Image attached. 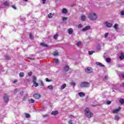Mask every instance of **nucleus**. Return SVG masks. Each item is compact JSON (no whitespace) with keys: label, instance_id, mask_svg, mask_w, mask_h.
I'll use <instances>...</instances> for the list:
<instances>
[{"label":"nucleus","instance_id":"obj_1","mask_svg":"<svg viewBox=\"0 0 124 124\" xmlns=\"http://www.w3.org/2000/svg\"><path fill=\"white\" fill-rule=\"evenodd\" d=\"M84 113L87 118H88L89 119L92 118V117L93 116V113L91 112V110L89 108H85L84 110Z\"/></svg>","mask_w":124,"mask_h":124},{"label":"nucleus","instance_id":"obj_2","mask_svg":"<svg viewBox=\"0 0 124 124\" xmlns=\"http://www.w3.org/2000/svg\"><path fill=\"white\" fill-rule=\"evenodd\" d=\"M88 18L92 21H95L97 19V16L95 13H91L89 14Z\"/></svg>","mask_w":124,"mask_h":124},{"label":"nucleus","instance_id":"obj_3","mask_svg":"<svg viewBox=\"0 0 124 124\" xmlns=\"http://www.w3.org/2000/svg\"><path fill=\"white\" fill-rule=\"evenodd\" d=\"M91 84L89 82H83L80 83V87L81 88H88V87H90V85Z\"/></svg>","mask_w":124,"mask_h":124},{"label":"nucleus","instance_id":"obj_4","mask_svg":"<svg viewBox=\"0 0 124 124\" xmlns=\"http://www.w3.org/2000/svg\"><path fill=\"white\" fill-rule=\"evenodd\" d=\"M85 71L86 73H93V68L92 67H88L85 69Z\"/></svg>","mask_w":124,"mask_h":124},{"label":"nucleus","instance_id":"obj_5","mask_svg":"<svg viewBox=\"0 0 124 124\" xmlns=\"http://www.w3.org/2000/svg\"><path fill=\"white\" fill-rule=\"evenodd\" d=\"M3 99L5 101V102H6V103H7L9 100V98H8V95H7V94H4L3 96Z\"/></svg>","mask_w":124,"mask_h":124},{"label":"nucleus","instance_id":"obj_6","mask_svg":"<svg viewBox=\"0 0 124 124\" xmlns=\"http://www.w3.org/2000/svg\"><path fill=\"white\" fill-rule=\"evenodd\" d=\"M33 97L35 99H39L41 97V95L40 94L35 93L33 95Z\"/></svg>","mask_w":124,"mask_h":124},{"label":"nucleus","instance_id":"obj_7","mask_svg":"<svg viewBox=\"0 0 124 124\" xmlns=\"http://www.w3.org/2000/svg\"><path fill=\"white\" fill-rule=\"evenodd\" d=\"M105 26H106L107 28H111L112 27V26H113V24L112 23H110L107 21H106L104 23Z\"/></svg>","mask_w":124,"mask_h":124},{"label":"nucleus","instance_id":"obj_8","mask_svg":"<svg viewBox=\"0 0 124 124\" xmlns=\"http://www.w3.org/2000/svg\"><path fill=\"white\" fill-rule=\"evenodd\" d=\"M96 64L99 66H100V67H105V65H103L101 62H96Z\"/></svg>","mask_w":124,"mask_h":124},{"label":"nucleus","instance_id":"obj_9","mask_svg":"<svg viewBox=\"0 0 124 124\" xmlns=\"http://www.w3.org/2000/svg\"><path fill=\"white\" fill-rule=\"evenodd\" d=\"M63 69H64V71L65 72H67V71H68V70H69V66L66 65V66H65Z\"/></svg>","mask_w":124,"mask_h":124},{"label":"nucleus","instance_id":"obj_10","mask_svg":"<svg viewBox=\"0 0 124 124\" xmlns=\"http://www.w3.org/2000/svg\"><path fill=\"white\" fill-rule=\"evenodd\" d=\"M91 29V26H86L84 28L82 29V31H88V30Z\"/></svg>","mask_w":124,"mask_h":124},{"label":"nucleus","instance_id":"obj_11","mask_svg":"<svg viewBox=\"0 0 124 124\" xmlns=\"http://www.w3.org/2000/svg\"><path fill=\"white\" fill-rule=\"evenodd\" d=\"M120 110H121V107L117 109H114L113 110V114H117V113H118V112H119V111H120Z\"/></svg>","mask_w":124,"mask_h":124},{"label":"nucleus","instance_id":"obj_12","mask_svg":"<svg viewBox=\"0 0 124 124\" xmlns=\"http://www.w3.org/2000/svg\"><path fill=\"white\" fill-rule=\"evenodd\" d=\"M52 55L55 57H57L59 56V52L57 50H55L52 52Z\"/></svg>","mask_w":124,"mask_h":124},{"label":"nucleus","instance_id":"obj_13","mask_svg":"<svg viewBox=\"0 0 124 124\" xmlns=\"http://www.w3.org/2000/svg\"><path fill=\"white\" fill-rule=\"evenodd\" d=\"M78 95L80 97H84V96H85L86 94L84 93L80 92L78 93Z\"/></svg>","mask_w":124,"mask_h":124},{"label":"nucleus","instance_id":"obj_14","mask_svg":"<svg viewBox=\"0 0 124 124\" xmlns=\"http://www.w3.org/2000/svg\"><path fill=\"white\" fill-rule=\"evenodd\" d=\"M51 114V115H52V116H57V115L59 114V111H52Z\"/></svg>","mask_w":124,"mask_h":124},{"label":"nucleus","instance_id":"obj_15","mask_svg":"<svg viewBox=\"0 0 124 124\" xmlns=\"http://www.w3.org/2000/svg\"><path fill=\"white\" fill-rule=\"evenodd\" d=\"M69 34H72L73 33V29L72 28H69L68 30Z\"/></svg>","mask_w":124,"mask_h":124},{"label":"nucleus","instance_id":"obj_16","mask_svg":"<svg viewBox=\"0 0 124 124\" xmlns=\"http://www.w3.org/2000/svg\"><path fill=\"white\" fill-rule=\"evenodd\" d=\"M86 16L85 15H82L81 16V21H85L86 20Z\"/></svg>","mask_w":124,"mask_h":124},{"label":"nucleus","instance_id":"obj_17","mask_svg":"<svg viewBox=\"0 0 124 124\" xmlns=\"http://www.w3.org/2000/svg\"><path fill=\"white\" fill-rule=\"evenodd\" d=\"M120 60H124V53H121V55L119 57Z\"/></svg>","mask_w":124,"mask_h":124},{"label":"nucleus","instance_id":"obj_18","mask_svg":"<svg viewBox=\"0 0 124 124\" xmlns=\"http://www.w3.org/2000/svg\"><path fill=\"white\" fill-rule=\"evenodd\" d=\"M58 37H59L58 34H56L53 36V38H54V39H55V40H57V39H58Z\"/></svg>","mask_w":124,"mask_h":124},{"label":"nucleus","instance_id":"obj_19","mask_svg":"<svg viewBox=\"0 0 124 124\" xmlns=\"http://www.w3.org/2000/svg\"><path fill=\"white\" fill-rule=\"evenodd\" d=\"M29 103H34V100L33 99H30L28 100Z\"/></svg>","mask_w":124,"mask_h":124},{"label":"nucleus","instance_id":"obj_20","mask_svg":"<svg viewBox=\"0 0 124 124\" xmlns=\"http://www.w3.org/2000/svg\"><path fill=\"white\" fill-rule=\"evenodd\" d=\"M62 12L64 13V14H66V13H67V10L65 8H63L62 10Z\"/></svg>","mask_w":124,"mask_h":124},{"label":"nucleus","instance_id":"obj_21","mask_svg":"<svg viewBox=\"0 0 124 124\" xmlns=\"http://www.w3.org/2000/svg\"><path fill=\"white\" fill-rule=\"evenodd\" d=\"M118 24L117 23H115L114 26V29H115V31H118Z\"/></svg>","mask_w":124,"mask_h":124},{"label":"nucleus","instance_id":"obj_22","mask_svg":"<svg viewBox=\"0 0 124 124\" xmlns=\"http://www.w3.org/2000/svg\"><path fill=\"white\" fill-rule=\"evenodd\" d=\"M53 16H54V15L52 14V13H49L48 15V17L49 18H53Z\"/></svg>","mask_w":124,"mask_h":124},{"label":"nucleus","instance_id":"obj_23","mask_svg":"<svg viewBox=\"0 0 124 124\" xmlns=\"http://www.w3.org/2000/svg\"><path fill=\"white\" fill-rule=\"evenodd\" d=\"M66 87V84H64L61 86V90H63V89H65Z\"/></svg>","mask_w":124,"mask_h":124},{"label":"nucleus","instance_id":"obj_24","mask_svg":"<svg viewBox=\"0 0 124 124\" xmlns=\"http://www.w3.org/2000/svg\"><path fill=\"white\" fill-rule=\"evenodd\" d=\"M39 86L41 87H43L44 86V83L43 81H40L39 83Z\"/></svg>","mask_w":124,"mask_h":124},{"label":"nucleus","instance_id":"obj_25","mask_svg":"<svg viewBox=\"0 0 124 124\" xmlns=\"http://www.w3.org/2000/svg\"><path fill=\"white\" fill-rule=\"evenodd\" d=\"M119 102H120L121 104H124V99H120L119 100Z\"/></svg>","mask_w":124,"mask_h":124},{"label":"nucleus","instance_id":"obj_26","mask_svg":"<svg viewBox=\"0 0 124 124\" xmlns=\"http://www.w3.org/2000/svg\"><path fill=\"white\" fill-rule=\"evenodd\" d=\"M3 5L6 6H9V3L7 1L4 2Z\"/></svg>","mask_w":124,"mask_h":124},{"label":"nucleus","instance_id":"obj_27","mask_svg":"<svg viewBox=\"0 0 124 124\" xmlns=\"http://www.w3.org/2000/svg\"><path fill=\"white\" fill-rule=\"evenodd\" d=\"M40 45H41V46H43L44 47H48V46L47 45H45L44 43H41L40 44Z\"/></svg>","mask_w":124,"mask_h":124},{"label":"nucleus","instance_id":"obj_28","mask_svg":"<svg viewBox=\"0 0 124 124\" xmlns=\"http://www.w3.org/2000/svg\"><path fill=\"white\" fill-rule=\"evenodd\" d=\"M47 88L48 89H49V90H53V89H54V87H53V86L52 85H49L47 86Z\"/></svg>","mask_w":124,"mask_h":124},{"label":"nucleus","instance_id":"obj_29","mask_svg":"<svg viewBox=\"0 0 124 124\" xmlns=\"http://www.w3.org/2000/svg\"><path fill=\"white\" fill-rule=\"evenodd\" d=\"M119 119H120V117H119V116L116 115L115 117V120L116 121H119Z\"/></svg>","mask_w":124,"mask_h":124},{"label":"nucleus","instance_id":"obj_30","mask_svg":"<svg viewBox=\"0 0 124 124\" xmlns=\"http://www.w3.org/2000/svg\"><path fill=\"white\" fill-rule=\"evenodd\" d=\"M71 85H72V86H74V87H75L76 84L75 83V82H74V81H72L70 82Z\"/></svg>","mask_w":124,"mask_h":124},{"label":"nucleus","instance_id":"obj_31","mask_svg":"<svg viewBox=\"0 0 124 124\" xmlns=\"http://www.w3.org/2000/svg\"><path fill=\"white\" fill-rule=\"evenodd\" d=\"M34 87H38V83H36V82H33Z\"/></svg>","mask_w":124,"mask_h":124},{"label":"nucleus","instance_id":"obj_32","mask_svg":"<svg viewBox=\"0 0 124 124\" xmlns=\"http://www.w3.org/2000/svg\"><path fill=\"white\" fill-rule=\"evenodd\" d=\"M106 62H111V59L109 58H107L106 59Z\"/></svg>","mask_w":124,"mask_h":124},{"label":"nucleus","instance_id":"obj_33","mask_svg":"<svg viewBox=\"0 0 124 124\" xmlns=\"http://www.w3.org/2000/svg\"><path fill=\"white\" fill-rule=\"evenodd\" d=\"M24 73H23V72H22L19 73V76H20V77H24Z\"/></svg>","mask_w":124,"mask_h":124},{"label":"nucleus","instance_id":"obj_34","mask_svg":"<svg viewBox=\"0 0 124 124\" xmlns=\"http://www.w3.org/2000/svg\"><path fill=\"white\" fill-rule=\"evenodd\" d=\"M26 118H30L31 117V115L30 114L28 113H25Z\"/></svg>","mask_w":124,"mask_h":124},{"label":"nucleus","instance_id":"obj_35","mask_svg":"<svg viewBox=\"0 0 124 124\" xmlns=\"http://www.w3.org/2000/svg\"><path fill=\"white\" fill-rule=\"evenodd\" d=\"M36 82V77H33V83Z\"/></svg>","mask_w":124,"mask_h":124},{"label":"nucleus","instance_id":"obj_36","mask_svg":"<svg viewBox=\"0 0 124 124\" xmlns=\"http://www.w3.org/2000/svg\"><path fill=\"white\" fill-rule=\"evenodd\" d=\"M89 55H93V53H94V51H89L88 52Z\"/></svg>","mask_w":124,"mask_h":124},{"label":"nucleus","instance_id":"obj_37","mask_svg":"<svg viewBox=\"0 0 124 124\" xmlns=\"http://www.w3.org/2000/svg\"><path fill=\"white\" fill-rule=\"evenodd\" d=\"M30 37L31 39H33V35H32V34L31 33L30 34Z\"/></svg>","mask_w":124,"mask_h":124},{"label":"nucleus","instance_id":"obj_38","mask_svg":"<svg viewBox=\"0 0 124 124\" xmlns=\"http://www.w3.org/2000/svg\"><path fill=\"white\" fill-rule=\"evenodd\" d=\"M46 82H51L52 80L49 79L48 78H46Z\"/></svg>","mask_w":124,"mask_h":124},{"label":"nucleus","instance_id":"obj_39","mask_svg":"<svg viewBox=\"0 0 124 124\" xmlns=\"http://www.w3.org/2000/svg\"><path fill=\"white\" fill-rule=\"evenodd\" d=\"M66 20H67V17H62V21H63V22H64V21H66Z\"/></svg>","mask_w":124,"mask_h":124},{"label":"nucleus","instance_id":"obj_40","mask_svg":"<svg viewBox=\"0 0 124 124\" xmlns=\"http://www.w3.org/2000/svg\"><path fill=\"white\" fill-rule=\"evenodd\" d=\"M54 62H55V63H59V59H55L54 60Z\"/></svg>","mask_w":124,"mask_h":124},{"label":"nucleus","instance_id":"obj_41","mask_svg":"<svg viewBox=\"0 0 124 124\" xmlns=\"http://www.w3.org/2000/svg\"><path fill=\"white\" fill-rule=\"evenodd\" d=\"M82 24H80L78 26V29H81V28H82Z\"/></svg>","mask_w":124,"mask_h":124},{"label":"nucleus","instance_id":"obj_42","mask_svg":"<svg viewBox=\"0 0 124 124\" xmlns=\"http://www.w3.org/2000/svg\"><path fill=\"white\" fill-rule=\"evenodd\" d=\"M81 43H81V42H78L77 44V46H80L81 44Z\"/></svg>","mask_w":124,"mask_h":124},{"label":"nucleus","instance_id":"obj_43","mask_svg":"<svg viewBox=\"0 0 124 124\" xmlns=\"http://www.w3.org/2000/svg\"><path fill=\"white\" fill-rule=\"evenodd\" d=\"M107 104L108 105H110V104H111V101H108L107 102Z\"/></svg>","mask_w":124,"mask_h":124},{"label":"nucleus","instance_id":"obj_44","mask_svg":"<svg viewBox=\"0 0 124 124\" xmlns=\"http://www.w3.org/2000/svg\"><path fill=\"white\" fill-rule=\"evenodd\" d=\"M46 117H49V115L48 114H46L45 115H43V118L45 119L46 118Z\"/></svg>","mask_w":124,"mask_h":124},{"label":"nucleus","instance_id":"obj_45","mask_svg":"<svg viewBox=\"0 0 124 124\" xmlns=\"http://www.w3.org/2000/svg\"><path fill=\"white\" fill-rule=\"evenodd\" d=\"M5 59H6V60H10V58L9 56H6Z\"/></svg>","mask_w":124,"mask_h":124},{"label":"nucleus","instance_id":"obj_46","mask_svg":"<svg viewBox=\"0 0 124 124\" xmlns=\"http://www.w3.org/2000/svg\"><path fill=\"white\" fill-rule=\"evenodd\" d=\"M105 37L107 38V37H108V33H106L105 34Z\"/></svg>","mask_w":124,"mask_h":124},{"label":"nucleus","instance_id":"obj_47","mask_svg":"<svg viewBox=\"0 0 124 124\" xmlns=\"http://www.w3.org/2000/svg\"><path fill=\"white\" fill-rule=\"evenodd\" d=\"M68 124H73V123L72 122V120H69V121H68Z\"/></svg>","mask_w":124,"mask_h":124},{"label":"nucleus","instance_id":"obj_48","mask_svg":"<svg viewBox=\"0 0 124 124\" xmlns=\"http://www.w3.org/2000/svg\"><path fill=\"white\" fill-rule=\"evenodd\" d=\"M100 49H101V46H99L97 47V48H96L97 50H100Z\"/></svg>","mask_w":124,"mask_h":124},{"label":"nucleus","instance_id":"obj_49","mask_svg":"<svg viewBox=\"0 0 124 124\" xmlns=\"http://www.w3.org/2000/svg\"><path fill=\"white\" fill-rule=\"evenodd\" d=\"M31 74H32V73L31 72L28 73L29 76H31Z\"/></svg>","mask_w":124,"mask_h":124},{"label":"nucleus","instance_id":"obj_50","mask_svg":"<svg viewBox=\"0 0 124 124\" xmlns=\"http://www.w3.org/2000/svg\"><path fill=\"white\" fill-rule=\"evenodd\" d=\"M12 7H13L14 9H16V6H15V5H12Z\"/></svg>","mask_w":124,"mask_h":124},{"label":"nucleus","instance_id":"obj_51","mask_svg":"<svg viewBox=\"0 0 124 124\" xmlns=\"http://www.w3.org/2000/svg\"><path fill=\"white\" fill-rule=\"evenodd\" d=\"M43 4H45L46 3V0H42Z\"/></svg>","mask_w":124,"mask_h":124},{"label":"nucleus","instance_id":"obj_52","mask_svg":"<svg viewBox=\"0 0 124 124\" xmlns=\"http://www.w3.org/2000/svg\"><path fill=\"white\" fill-rule=\"evenodd\" d=\"M121 15H122V16L124 15V11H121Z\"/></svg>","mask_w":124,"mask_h":124},{"label":"nucleus","instance_id":"obj_53","mask_svg":"<svg viewBox=\"0 0 124 124\" xmlns=\"http://www.w3.org/2000/svg\"><path fill=\"white\" fill-rule=\"evenodd\" d=\"M17 89H15L14 93H17Z\"/></svg>","mask_w":124,"mask_h":124},{"label":"nucleus","instance_id":"obj_54","mask_svg":"<svg viewBox=\"0 0 124 124\" xmlns=\"http://www.w3.org/2000/svg\"><path fill=\"white\" fill-rule=\"evenodd\" d=\"M108 79V78L107 77H105V80H107Z\"/></svg>","mask_w":124,"mask_h":124},{"label":"nucleus","instance_id":"obj_55","mask_svg":"<svg viewBox=\"0 0 124 124\" xmlns=\"http://www.w3.org/2000/svg\"><path fill=\"white\" fill-rule=\"evenodd\" d=\"M91 106H92L93 107H95V106H96V105H92Z\"/></svg>","mask_w":124,"mask_h":124},{"label":"nucleus","instance_id":"obj_56","mask_svg":"<svg viewBox=\"0 0 124 124\" xmlns=\"http://www.w3.org/2000/svg\"><path fill=\"white\" fill-rule=\"evenodd\" d=\"M74 6H75V4H73V5H71V7H73Z\"/></svg>","mask_w":124,"mask_h":124},{"label":"nucleus","instance_id":"obj_57","mask_svg":"<svg viewBox=\"0 0 124 124\" xmlns=\"http://www.w3.org/2000/svg\"><path fill=\"white\" fill-rule=\"evenodd\" d=\"M17 82V80H15L13 81V83H16Z\"/></svg>","mask_w":124,"mask_h":124},{"label":"nucleus","instance_id":"obj_58","mask_svg":"<svg viewBox=\"0 0 124 124\" xmlns=\"http://www.w3.org/2000/svg\"><path fill=\"white\" fill-rule=\"evenodd\" d=\"M122 77L123 78H124V74H123V75H122Z\"/></svg>","mask_w":124,"mask_h":124},{"label":"nucleus","instance_id":"obj_59","mask_svg":"<svg viewBox=\"0 0 124 124\" xmlns=\"http://www.w3.org/2000/svg\"><path fill=\"white\" fill-rule=\"evenodd\" d=\"M24 1H28V0H23Z\"/></svg>","mask_w":124,"mask_h":124}]
</instances>
